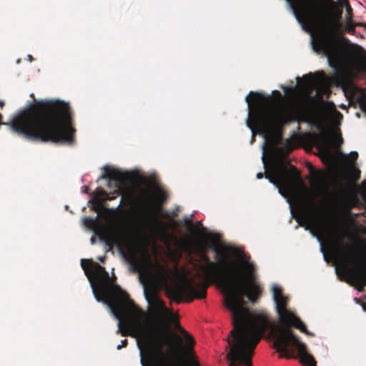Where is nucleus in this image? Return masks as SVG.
Returning a JSON list of instances; mask_svg holds the SVG:
<instances>
[{"instance_id": "obj_22", "label": "nucleus", "mask_w": 366, "mask_h": 366, "mask_svg": "<svg viewBox=\"0 0 366 366\" xmlns=\"http://www.w3.org/2000/svg\"><path fill=\"white\" fill-rule=\"evenodd\" d=\"M127 344H128V340L127 339H124V340H122L121 345H117V349L118 350H119L122 347H127Z\"/></svg>"}, {"instance_id": "obj_29", "label": "nucleus", "mask_w": 366, "mask_h": 366, "mask_svg": "<svg viewBox=\"0 0 366 366\" xmlns=\"http://www.w3.org/2000/svg\"><path fill=\"white\" fill-rule=\"evenodd\" d=\"M355 25H356V26L362 27L363 26H365V23L358 22V23H355Z\"/></svg>"}, {"instance_id": "obj_30", "label": "nucleus", "mask_w": 366, "mask_h": 366, "mask_svg": "<svg viewBox=\"0 0 366 366\" xmlns=\"http://www.w3.org/2000/svg\"><path fill=\"white\" fill-rule=\"evenodd\" d=\"M354 204H356L358 202V199L356 196L353 197Z\"/></svg>"}, {"instance_id": "obj_21", "label": "nucleus", "mask_w": 366, "mask_h": 366, "mask_svg": "<svg viewBox=\"0 0 366 366\" xmlns=\"http://www.w3.org/2000/svg\"><path fill=\"white\" fill-rule=\"evenodd\" d=\"M154 222L157 224V226L158 227H159V229H161L163 231H166L167 227H166V225L164 224H163L162 222H159V221H158L157 219L154 220Z\"/></svg>"}, {"instance_id": "obj_16", "label": "nucleus", "mask_w": 366, "mask_h": 366, "mask_svg": "<svg viewBox=\"0 0 366 366\" xmlns=\"http://www.w3.org/2000/svg\"><path fill=\"white\" fill-rule=\"evenodd\" d=\"M360 170L355 166L352 167L350 170V176L352 178V182L354 183L358 181L359 179L360 178Z\"/></svg>"}, {"instance_id": "obj_36", "label": "nucleus", "mask_w": 366, "mask_h": 366, "mask_svg": "<svg viewBox=\"0 0 366 366\" xmlns=\"http://www.w3.org/2000/svg\"><path fill=\"white\" fill-rule=\"evenodd\" d=\"M304 79H307L308 78V76H303Z\"/></svg>"}, {"instance_id": "obj_20", "label": "nucleus", "mask_w": 366, "mask_h": 366, "mask_svg": "<svg viewBox=\"0 0 366 366\" xmlns=\"http://www.w3.org/2000/svg\"><path fill=\"white\" fill-rule=\"evenodd\" d=\"M97 193H98V195H102V196H106L105 199H112L113 197H110L107 193L104 191L103 189H99V190H97Z\"/></svg>"}, {"instance_id": "obj_7", "label": "nucleus", "mask_w": 366, "mask_h": 366, "mask_svg": "<svg viewBox=\"0 0 366 366\" xmlns=\"http://www.w3.org/2000/svg\"><path fill=\"white\" fill-rule=\"evenodd\" d=\"M81 264L92 287L93 293L98 302L102 300L112 282L105 268L92 259H81Z\"/></svg>"}, {"instance_id": "obj_11", "label": "nucleus", "mask_w": 366, "mask_h": 366, "mask_svg": "<svg viewBox=\"0 0 366 366\" xmlns=\"http://www.w3.org/2000/svg\"><path fill=\"white\" fill-rule=\"evenodd\" d=\"M344 269L350 280L356 285L357 289L360 292L363 291L366 287V267L350 269L347 264H345ZM363 308L366 311V304L363 305Z\"/></svg>"}, {"instance_id": "obj_28", "label": "nucleus", "mask_w": 366, "mask_h": 366, "mask_svg": "<svg viewBox=\"0 0 366 366\" xmlns=\"http://www.w3.org/2000/svg\"><path fill=\"white\" fill-rule=\"evenodd\" d=\"M2 120H3V116H2V114L0 113V125H2V124H6V125H7V124H8L7 123H4V122H3V121H2Z\"/></svg>"}, {"instance_id": "obj_8", "label": "nucleus", "mask_w": 366, "mask_h": 366, "mask_svg": "<svg viewBox=\"0 0 366 366\" xmlns=\"http://www.w3.org/2000/svg\"><path fill=\"white\" fill-rule=\"evenodd\" d=\"M297 20L305 25L312 14L316 3L314 0H287Z\"/></svg>"}, {"instance_id": "obj_4", "label": "nucleus", "mask_w": 366, "mask_h": 366, "mask_svg": "<svg viewBox=\"0 0 366 366\" xmlns=\"http://www.w3.org/2000/svg\"><path fill=\"white\" fill-rule=\"evenodd\" d=\"M11 129L29 139L42 142H74L71 109L68 103L56 100L34 101L19 112L9 124Z\"/></svg>"}, {"instance_id": "obj_14", "label": "nucleus", "mask_w": 366, "mask_h": 366, "mask_svg": "<svg viewBox=\"0 0 366 366\" xmlns=\"http://www.w3.org/2000/svg\"><path fill=\"white\" fill-rule=\"evenodd\" d=\"M317 205L312 201L310 202V209L306 211L303 214L304 222H299L300 226H303L304 224H307L308 225H315L316 223L315 211L317 209Z\"/></svg>"}, {"instance_id": "obj_18", "label": "nucleus", "mask_w": 366, "mask_h": 366, "mask_svg": "<svg viewBox=\"0 0 366 366\" xmlns=\"http://www.w3.org/2000/svg\"><path fill=\"white\" fill-rule=\"evenodd\" d=\"M157 304L159 305L161 310L163 311L164 314H167L169 312L168 309L165 307L164 302L161 300L157 301Z\"/></svg>"}, {"instance_id": "obj_5", "label": "nucleus", "mask_w": 366, "mask_h": 366, "mask_svg": "<svg viewBox=\"0 0 366 366\" xmlns=\"http://www.w3.org/2000/svg\"><path fill=\"white\" fill-rule=\"evenodd\" d=\"M245 101L249 108L247 124L252 131L255 126L264 135L280 137L286 125L305 121L300 111L295 107H272L270 95L252 91L246 97Z\"/></svg>"}, {"instance_id": "obj_31", "label": "nucleus", "mask_w": 366, "mask_h": 366, "mask_svg": "<svg viewBox=\"0 0 366 366\" xmlns=\"http://www.w3.org/2000/svg\"><path fill=\"white\" fill-rule=\"evenodd\" d=\"M98 259L102 262H104V260H105V257H98Z\"/></svg>"}, {"instance_id": "obj_6", "label": "nucleus", "mask_w": 366, "mask_h": 366, "mask_svg": "<svg viewBox=\"0 0 366 366\" xmlns=\"http://www.w3.org/2000/svg\"><path fill=\"white\" fill-rule=\"evenodd\" d=\"M262 162L266 169L264 174L259 172L257 174V179H262L264 176L269 182L282 189L288 190L296 181L301 179L300 173L297 169L287 162L283 157H279L274 160L269 169H267V162L264 154L262 156Z\"/></svg>"}, {"instance_id": "obj_3", "label": "nucleus", "mask_w": 366, "mask_h": 366, "mask_svg": "<svg viewBox=\"0 0 366 366\" xmlns=\"http://www.w3.org/2000/svg\"><path fill=\"white\" fill-rule=\"evenodd\" d=\"M336 6L333 0L316 4L305 24L317 30L312 48L325 55L335 69L342 67L353 75L366 74V50L357 44L345 46L342 42L345 34H355V22L350 19L345 24L341 22L342 10Z\"/></svg>"}, {"instance_id": "obj_32", "label": "nucleus", "mask_w": 366, "mask_h": 366, "mask_svg": "<svg viewBox=\"0 0 366 366\" xmlns=\"http://www.w3.org/2000/svg\"><path fill=\"white\" fill-rule=\"evenodd\" d=\"M95 242H96V240H95V237H91V242H92V244H94V243H95Z\"/></svg>"}, {"instance_id": "obj_15", "label": "nucleus", "mask_w": 366, "mask_h": 366, "mask_svg": "<svg viewBox=\"0 0 366 366\" xmlns=\"http://www.w3.org/2000/svg\"><path fill=\"white\" fill-rule=\"evenodd\" d=\"M155 268L157 270V274L163 278H166L168 277L169 271L168 268L166 265L157 262L155 265Z\"/></svg>"}, {"instance_id": "obj_2", "label": "nucleus", "mask_w": 366, "mask_h": 366, "mask_svg": "<svg viewBox=\"0 0 366 366\" xmlns=\"http://www.w3.org/2000/svg\"><path fill=\"white\" fill-rule=\"evenodd\" d=\"M114 294L109 304L116 318L119 320L117 334L137 338L140 362L142 366H199L192 358L194 339L179 324V332L187 340L184 346L182 337L167 327L163 332L159 327L146 329V314L129 300L127 294L115 285Z\"/></svg>"}, {"instance_id": "obj_34", "label": "nucleus", "mask_w": 366, "mask_h": 366, "mask_svg": "<svg viewBox=\"0 0 366 366\" xmlns=\"http://www.w3.org/2000/svg\"><path fill=\"white\" fill-rule=\"evenodd\" d=\"M83 188H84V192L88 193L89 188L87 187H84Z\"/></svg>"}, {"instance_id": "obj_27", "label": "nucleus", "mask_w": 366, "mask_h": 366, "mask_svg": "<svg viewBox=\"0 0 366 366\" xmlns=\"http://www.w3.org/2000/svg\"><path fill=\"white\" fill-rule=\"evenodd\" d=\"M362 186L364 187V194L366 196V180H364L362 182Z\"/></svg>"}, {"instance_id": "obj_13", "label": "nucleus", "mask_w": 366, "mask_h": 366, "mask_svg": "<svg viewBox=\"0 0 366 366\" xmlns=\"http://www.w3.org/2000/svg\"><path fill=\"white\" fill-rule=\"evenodd\" d=\"M332 247L334 253L337 257L343 260L353 259L354 254L352 252L350 247L342 244V242L335 241L333 242Z\"/></svg>"}, {"instance_id": "obj_25", "label": "nucleus", "mask_w": 366, "mask_h": 366, "mask_svg": "<svg viewBox=\"0 0 366 366\" xmlns=\"http://www.w3.org/2000/svg\"><path fill=\"white\" fill-rule=\"evenodd\" d=\"M317 75L318 76V78L320 79H332V77L326 76L323 72L317 73Z\"/></svg>"}, {"instance_id": "obj_10", "label": "nucleus", "mask_w": 366, "mask_h": 366, "mask_svg": "<svg viewBox=\"0 0 366 366\" xmlns=\"http://www.w3.org/2000/svg\"><path fill=\"white\" fill-rule=\"evenodd\" d=\"M85 224L89 225H97L94 233L99 239L104 242L107 246L111 247L117 243V237L114 231L109 227L103 224H98L97 219L87 217L85 219Z\"/></svg>"}, {"instance_id": "obj_19", "label": "nucleus", "mask_w": 366, "mask_h": 366, "mask_svg": "<svg viewBox=\"0 0 366 366\" xmlns=\"http://www.w3.org/2000/svg\"><path fill=\"white\" fill-rule=\"evenodd\" d=\"M358 157V153L357 152H352L350 154V158L351 159V162L355 163Z\"/></svg>"}, {"instance_id": "obj_17", "label": "nucleus", "mask_w": 366, "mask_h": 366, "mask_svg": "<svg viewBox=\"0 0 366 366\" xmlns=\"http://www.w3.org/2000/svg\"><path fill=\"white\" fill-rule=\"evenodd\" d=\"M314 139L318 144H325L326 142V136L325 134H315Z\"/></svg>"}, {"instance_id": "obj_23", "label": "nucleus", "mask_w": 366, "mask_h": 366, "mask_svg": "<svg viewBox=\"0 0 366 366\" xmlns=\"http://www.w3.org/2000/svg\"><path fill=\"white\" fill-rule=\"evenodd\" d=\"M101 207H102V202H98V203H96L94 205H93L92 209L97 212H99V211L101 209Z\"/></svg>"}, {"instance_id": "obj_24", "label": "nucleus", "mask_w": 366, "mask_h": 366, "mask_svg": "<svg viewBox=\"0 0 366 366\" xmlns=\"http://www.w3.org/2000/svg\"><path fill=\"white\" fill-rule=\"evenodd\" d=\"M361 110L366 114V101L362 100L360 103Z\"/></svg>"}, {"instance_id": "obj_1", "label": "nucleus", "mask_w": 366, "mask_h": 366, "mask_svg": "<svg viewBox=\"0 0 366 366\" xmlns=\"http://www.w3.org/2000/svg\"><path fill=\"white\" fill-rule=\"evenodd\" d=\"M227 250V248L222 250L216 248L214 252L219 258L215 262L203 255L206 264L201 265L199 269L205 284L196 287L193 280L184 277L179 283L167 287L168 297L177 303L202 300L207 297L209 284H219L224 295V306L232 316L233 329L227 339L229 366H252L254 350L267 330H270L274 340L273 347L280 352V357H293L289 349L291 346L297 349L303 365L317 366L315 358L307 352L306 345L293 333L292 328L295 327L309 336L314 335L287 307L289 298L282 293L281 287H272L275 311L280 323L277 325L267 313L252 312L245 306L244 297L255 302L262 293V288L256 282L257 275L254 264L247 262L244 269L240 267L234 262L229 261Z\"/></svg>"}, {"instance_id": "obj_35", "label": "nucleus", "mask_w": 366, "mask_h": 366, "mask_svg": "<svg viewBox=\"0 0 366 366\" xmlns=\"http://www.w3.org/2000/svg\"><path fill=\"white\" fill-rule=\"evenodd\" d=\"M183 244H184V247L185 249H187L189 248V246L187 244L183 243Z\"/></svg>"}, {"instance_id": "obj_26", "label": "nucleus", "mask_w": 366, "mask_h": 366, "mask_svg": "<svg viewBox=\"0 0 366 366\" xmlns=\"http://www.w3.org/2000/svg\"><path fill=\"white\" fill-rule=\"evenodd\" d=\"M273 94L274 95H277L279 98H282V94L279 91L274 90V91H273Z\"/></svg>"}, {"instance_id": "obj_9", "label": "nucleus", "mask_w": 366, "mask_h": 366, "mask_svg": "<svg viewBox=\"0 0 366 366\" xmlns=\"http://www.w3.org/2000/svg\"><path fill=\"white\" fill-rule=\"evenodd\" d=\"M104 172L102 175V179H107L109 182H115L114 194L119 195L122 194L128 179V174L122 172L118 169L109 167H104Z\"/></svg>"}, {"instance_id": "obj_33", "label": "nucleus", "mask_w": 366, "mask_h": 366, "mask_svg": "<svg viewBox=\"0 0 366 366\" xmlns=\"http://www.w3.org/2000/svg\"><path fill=\"white\" fill-rule=\"evenodd\" d=\"M4 106V102L2 100H0V107L3 108Z\"/></svg>"}, {"instance_id": "obj_12", "label": "nucleus", "mask_w": 366, "mask_h": 366, "mask_svg": "<svg viewBox=\"0 0 366 366\" xmlns=\"http://www.w3.org/2000/svg\"><path fill=\"white\" fill-rule=\"evenodd\" d=\"M308 169L311 176V185L319 191L325 190L329 178L328 174L322 170H315L310 164Z\"/></svg>"}]
</instances>
